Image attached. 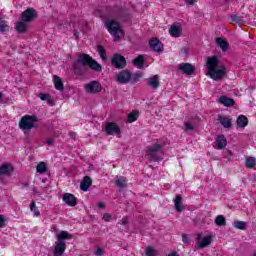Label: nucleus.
I'll return each instance as SVG.
<instances>
[{
    "mask_svg": "<svg viewBox=\"0 0 256 256\" xmlns=\"http://www.w3.org/2000/svg\"><path fill=\"white\" fill-rule=\"evenodd\" d=\"M207 75L210 76V79L213 81H220L223 79L227 73V67L224 64H221L217 56L207 58Z\"/></svg>",
    "mask_w": 256,
    "mask_h": 256,
    "instance_id": "f257e3e1",
    "label": "nucleus"
},
{
    "mask_svg": "<svg viewBox=\"0 0 256 256\" xmlns=\"http://www.w3.org/2000/svg\"><path fill=\"white\" fill-rule=\"evenodd\" d=\"M77 60L73 62L72 69L75 75L83 76L87 73V67L89 65V54L78 53Z\"/></svg>",
    "mask_w": 256,
    "mask_h": 256,
    "instance_id": "f03ea898",
    "label": "nucleus"
},
{
    "mask_svg": "<svg viewBox=\"0 0 256 256\" xmlns=\"http://www.w3.org/2000/svg\"><path fill=\"white\" fill-rule=\"evenodd\" d=\"M66 239H73V236L67 231H61L57 235V242L54 248L53 256H63L65 250L67 249V244L65 243Z\"/></svg>",
    "mask_w": 256,
    "mask_h": 256,
    "instance_id": "7ed1b4c3",
    "label": "nucleus"
},
{
    "mask_svg": "<svg viewBox=\"0 0 256 256\" xmlns=\"http://www.w3.org/2000/svg\"><path fill=\"white\" fill-rule=\"evenodd\" d=\"M38 121L35 115H25L20 119L19 128L24 131V133H27V131L39 127V125H37Z\"/></svg>",
    "mask_w": 256,
    "mask_h": 256,
    "instance_id": "20e7f679",
    "label": "nucleus"
},
{
    "mask_svg": "<svg viewBox=\"0 0 256 256\" xmlns=\"http://www.w3.org/2000/svg\"><path fill=\"white\" fill-rule=\"evenodd\" d=\"M106 27L115 39H121L125 35L117 20L106 21Z\"/></svg>",
    "mask_w": 256,
    "mask_h": 256,
    "instance_id": "39448f33",
    "label": "nucleus"
},
{
    "mask_svg": "<svg viewBox=\"0 0 256 256\" xmlns=\"http://www.w3.org/2000/svg\"><path fill=\"white\" fill-rule=\"evenodd\" d=\"M84 89L86 93H90L91 95H98V93L103 91V86L101 85V82L93 80L85 84Z\"/></svg>",
    "mask_w": 256,
    "mask_h": 256,
    "instance_id": "423d86ee",
    "label": "nucleus"
},
{
    "mask_svg": "<svg viewBox=\"0 0 256 256\" xmlns=\"http://www.w3.org/2000/svg\"><path fill=\"white\" fill-rule=\"evenodd\" d=\"M111 64L115 69H125L127 67V60L121 54H114L111 59Z\"/></svg>",
    "mask_w": 256,
    "mask_h": 256,
    "instance_id": "0eeeda50",
    "label": "nucleus"
},
{
    "mask_svg": "<svg viewBox=\"0 0 256 256\" xmlns=\"http://www.w3.org/2000/svg\"><path fill=\"white\" fill-rule=\"evenodd\" d=\"M36 17H37V11L33 8H27L21 14V21H23L24 23H31L32 21H35Z\"/></svg>",
    "mask_w": 256,
    "mask_h": 256,
    "instance_id": "6e6552de",
    "label": "nucleus"
},
{
    "mask_svg": "<svg viewBox=\"0 0 256 256\" xmlns=\"http://www.w3.org/2000/svg\"><path fill=\"white\" fill-rule=\"evenodd\" d=\"M117 83L120 85H127L129 81H131V71L129 70H122L116 75Z\"/></svg>",
    "mask_w": 256,
    "mask_h": 256,
    "instance_id": "1a4fd4ad",
    "label": "nucleus"
},
{
    "mask_svg": "<svg viewBox=\"0 0 256 256\" xmlns=\"http://www.w3.org/2000/svg\"><path fill=\"white\" fill-rule=\"evenodd\" d=\"M163 146L161 144H154L153 146H150L147 151L146 155L152 159V161H159V156L157 155V151H161Z\"/></svg>",
    "mask_w": 256,
    "mask_h": 256,
    "instance_id": "9d476101",
    "label": "nucleus"
},
{
    "mask_svg": "<svg viewBox=\"0 0 256 256\" xmlns=\"http://www.w3.org/2000/svg\"><path fill=\"white\" fill-rule=\"evenodd\" d=\"M178 71L183 75H193L195 73V66L191 63H181L178 65Z\"/></svg>",
    "mask_w": 256,
    "mask_h": 256,
    "instance_id": "9b49d317",
    "label": "nucleus"
},
{
    "mask_svg": "<svg viewBox=\"0 0 256 256\" xmlns=\"http://www.w3.org/2000/svg\"><path fill=\"white\" fill-rule=\"evenodd\" d=\"M150 49H152L155 53H163V43L158 38H152L149 41Z\"/></svg>",
    "mask_w": 256,
    "mask_h": 256,
    "instance_id": "f8f14e48",
    "label": "nucleus"
},
{
    "mask_svg": "<svg viewBox=\"0 0 256 256\" xmlns=\"http://www.w3.org/2000/svg\"><path fill=\"white\" fill-rule=\"evenodd\" d=\"M107 135H121V128L115 122H108L106 124Z\"/></svg>",
    "mask_w": 256,
    "mask_h": 256,
    "instance_id": "ddd939ff",
    "label": "nucleus"
},
{
    "mask_svg": "<svg viewBox=\"0 0 256 256\" xmlns=\"http://www.w3.org/2000/svg\"><path fill=\"white\" fill-rule=\"evenodd\" d=\"M62 199L69 207H75V205H77V197L71 193H65Z\"/></svg>",
    "mask_w": 256,
    "mask_h": 256,
    "instance_id": "4468645a",
    "label": "nucleus"
},
{
    "mask_svg": "<svg viewBox=\"0 0 256 256\" xmlns=\"http://www.w3.org/2000/svg\"><path fill=\"white\" fill-rule=\"evenodd\" d=\"M147 81V86L151 87V89H159V87H161V82H159V75H154L148 79H146Z\"/></svg>",
    "mask_w": 256,
    "mask_h": 256,
    "instance_id": "2eb2a0df",
    "label": "nucleus"
},
{
    "mask_svg": "<svg viewBox=\"0 0 256 256\" xmlns=\"http://www.w3.org/2000/svg\"><path fill=\"white\" fill-rule=\"evenodd\" d=\"M88 67H90V69L96 71L97 73H101V71H103V66H101V64H98V62L93 60V58L90 56L88 58Z\"/></svg>",
    "mask_w": 256,
    "mask_h": 256,
    "instance_id": "dca6fc26",
    "label": "nucleus"
},
{
    "mask_svg": "<svg viewBox=\"0 0 256 256\" xmlns=\"http://www.w3.org/2000/svg\"><path fill=\"white\" fill-rule=\"evenodd\" d=\"M218 121L224 129H231L233 127V124L231 123V118L229 116H219Z\"/></svg>",
    "mask_w": 256,
    "mask_h": 256,
    "instance_id": "f3484780",
    "label": "nucleus"
},
{
    "mask_svg": "<svg viewBox=\"0 0 256 256\" xmlns=\"http://www.w3.org/2000/svg\"><path fill=\"white\" fill-rule=\"evenodd\" d=\"M93 184V180L89 176H85L80 183L81 191H89V187Z\"/></svg>",
    "mask_w": 256,
    "mask_h": 256,
    "instance_id": "a211bd4d",
    "label": "nucleus"
},
{
    "mask_svg": "<svg viewBox=\"0 0 256 256\" xmlns=\"http://www.w3.org/2000/svg\"><path fill=\"white\" fill-rule=\"evenodd\" d=\"M236 125L240 129H245L249 125V119L245 115H240L236 120Z\"/></svg>",
    "mask_w": 256,
    "mask_h": 256,
    "instance_id": "6ab92c4d",
    "label": "nucleus"
},
{
    "mask_svg": "<svg viewBox=\"0 0 256 256\" xmlns=\"http://www.w3.org/2000/svg\"><path fill=\"white\" fill-rule=\"evenodd\" d=\"M215 143L217 149H225V147H227V138L225 137V135H219L216 138Z\"/></svg>",
    "mask_w": 256,
    "mask_h": 256,
    "instance_id": "aec40b11",
    "label": "nucleus"
},
{
    "mask_svg": "<svg viewBox=\"0 0 256 256\" xmlns=\"http://www.w3.org/2000/svg\"><path fill=\"white\" fill-rule=\"evenodd\" d=\"M53 81L54 87L57 91H65V86H63V79H61V77L54 75Z\"/></svg>",
    "mask_w": 256,
    "mask_h": 256,
    "instance_id": "412c9836",
    "label": "nucleus"
},
{
    "mask_svg": "<svg viewBox=\"0 0 256 256\" xmlns=\"http://www.w3.org/2000/svg\"><path fill=\"white\" fill-rule=\"evenodd\" d=\"M26 22H24L23 20L20 22L16 23V31L20 34H25L27 33V31H29V26H27V24H25Z\"/></svg>",
    "mask_w": 256,
    "mask_h": 256,
    "instance_id": "4be33fe9",
    "label": "nucleus"
},
{
    "mask_svg": "<svg viewBox=\"0 0 256 256\" xmlns=\"http://www.w3.org/2000/svg\"><path fill=\"white\" fill-rule=\"evenodd\" d=\"M171 37H179L183 33V28L181 26L172 25L169 29Z\"/></svg>",
    "mask_w": 256,
    "mask_h": 256,
    "instance_id": "5701e85b",
    "label": "nucleus"
},
{
    "mask_svg": "<svg viewBox=\"0 0 256 256\" xmlns=\"http://www.w3.org/2000/svg\"><path fill=\"white\" fill-rule=\"evenodd\" d=\"M211 241H213V237L211 235L204 237L201 242H197L198 249H205V247H209Z\"/></svg>",
    "mask_w": 256,
    "mask_h": 256,
    "instance_id": "b1692460",
    "label": "nucleus"
},
{
    "mask_svg": "<svg viewBox=\"0 0 256 256\" xmlns=\"http://www.w3.org/2000/svg\"><path fill=\"white\" fill-rule=\"evenodd\" d=\"M219 103H221V105H224V107H233V105H235V100L227 96H221L219 98Z\"/></svg>",
    "mask_w": 256,
    "mask_h": 256,
    "instance_id": "393cba45",
    "label": "nucleus"
},
{
    "mask_svg": "<svg viewBox=\"0 0 256 256\" xmlns=\"http://www.w3.org/2000/svg\"><path fill=\"white\" fill-rule=\"evenodd\" d=\"M182 203H183V198L181 197V195H176L174 199V207L176 211H178V213H181V211H183Z\"/></svg>",
    "mask_w": 256,
    "mask_h": 256,
    "instance_id": "a878e982",
    "label": "nucleus"
},
{
    "mask_svg": "<svg viewBox=\"0 0 256 256\" xmlns=\"http://www.w3.org/2000/svg\"><path fill=\"white\" fill-rule=\"evenodd\" d=\"M132 63L138 67V69H143V66L145 65V56L139 55L137 58L132 60Z\"/></svg>",
    "mask_w": 256,
    "mask_h": 256,
    "instance_id": "bb28decb",
    "label": "nucleus"
},
{
    "mask_svg": "<svg viewBox=\"0 0 256 256\" xmlns=\"http://www.w3.org/2000/svg\"><path fill=\"white\" fill-rule=\"evenodd\" d=\"M12 171H13V166L11 164L4 163L0 167V175H10Z\"/></svg>",
    "mask_w": 256,
    "mask_h": 256,
    "instance_id": "cd10ccee",
    "label": "nucleus"
},
{
    "mask_svg": "<svg viewBox=\"0 0 256 256\" xmlns=\"http://www.w3.org/2000/svg\"><path fill=\"white\" fill-rule=\"evenodd\" d=\"M216 45L220 47L222 51H227V49H229V43H227L225 39L220 37L216 38Z\"/></svg>",
    "mask_w": 256,
    "mask_h": 256,
    "instance_id": "c85d7f7f",
    "label": "nucleus"
},
{
    "mask_svg": "<svg viewBox=\"0 0 256 256\" xmlns=\"http://www.w3.org/2000/svg\"><path fill=\"white\" fill-rule=\"evenodd\" d=\"M233 227H235V229H239L240 231H245V229H247V222L236 220L233 222Z\"/></svg>",
    "mask_w": 256,
    "mask_h": 256,
    "instance_id": "c756f323",
    "label": "nucleus"
},
{
    "mask_svg": "<svg viewBox=\"0 0 256 256\" xmlns=\"http://www.w3.org/2000/svg\"><path fill=\"white\" fill-rule=\"evenodd\" d=\"M215 223L218 227H225L227 225V219L223 215H218L215 218Z\"/></svg>",
    "mask_w": 256,
    "mask_h": 256,
    "instance_id": "7c9ffc66",
    "label": "nucleus"
},
{
    "mask_svg": "<svg viewBox=\"0 0 256 256\" xmlns=\"http://www.w3.org/2000/svg\"><path fill=\"white\" fill-rule=\"evenodd\" d=\"M126 183H127V178L123 176L116 177V187H119L120 189H124Z\"/></svg>",
    "mask_w": 256,
    "mask_h": 256,
    "instance_id": "2f4dec72",
    "label": "nucleus"
},
{
    "mask_svg": "<svg viewBox=\"0 0 256 256\" xmlns=\"http://www.w3.org/2000/svg\"><path fill=\"white\" fill-rule=\"evenodd\" d=\"M139 118V112L138 111H132L130 114H128V123H135V121Z\"/></svg>",
    "mask_w": 256,
    "mask_h": 256,
    "instance_id": "473e14b6",
    "label": "nucleus"
},
{
    "mask_svg": "<svg viewBox=\"0 0 256 256\" xmlns=\"http://www.w3.org/2000/svg\"><path fill=\"white\" fill-rule=\"evenodd\" d=\"M37 173H47V164L45 162H40L36 167Z\"/></svg>",
    "mask_w": 256,
    "mask_h": 256,
    "instance_id": "72a5a7b5",
    "label": "nucleus"
},
{
    "mask_svg": "<svg viewBox=\"0 0 256 256\" xmlns=\"http://www.w3.org/2000/svg\"><path fill=\"white\" fill-rule=\"evenodd\" d=\"M98 53L102 59V61H107V51L101 45L98 46Z\"/></svg>",
    "mask_w": 256,
    "mask_h": 256,
    "instance_id": "f704fd0d",
    "label": "nucleus"
},
{
    "mask_svg": "<svg viewBox=\"0 0 256 256\" xmlns=\"http://www.w3.org/2000/svg\"><path fill=\"white\" fill-rule=\"evenodd\" d=\"M246 167L248 169H253V167H255L256 165V161H255V158L253 157H248L246 158V163H245Z\"/></svg>",
    "mask_w": 256,
    "mask_h": 256,
    "instance_id": "c9c22d12",
    "label": "nucleus"
},
{
    "mask_svg": "<svg viewBox=\"0 0 256 256\" xmlns=\"http://www.w3.org/2000/svg\"><path fill=\"white\" fill-rule=\"evenodd\" d=\"M141 77H143V73L136 72L133 76H131L130 81L133 85H135V83L139 82V79H141Z\"/></svg>",
    "mask_w": 256,
    "mask_h": 256,
    "instance_id": "e433bc0d",
    "label": "nucleus"
},
{
    "mask_svg": "<svg viewBox=\"0 0 256 256\" xmlns=\"http://www.w3.org/2000/svg\"><path fill=\"white\" fill-rule=\"evenodd\" d=\"M30 211L34 212L35 217H39V215H41V212L39 211V209H37V205L35 204V201L31 202Z\"/></svg>",
    "mask_w": 256,
    "mask_h": 256,
    "instance_id": "4c0bfd02",
    "label": "nucleus"
},
{
    "mask_svg": "<svg viewBox=\"0 0 256 256\" xmlns=\"http://www.w3.org/2000/svg\"><path fill=\"white\" fill-rule=\"evenodd\" d=\"M0 32L1 33H7L9 32V25L5 23V21L0 20Z\"/></svg>",
    "mask_w": 256,
    "mask_h": 256,
    "instance_id": "58836bf2",
    "label": "nucleus"
},
{
    "mask_svg": "<svg viewBox=\"0 0 256 256\" xmlns=\"http://www.w3.org/2000/svg\"><path fill=\"white\" fill-rule=\"evenodd\" d=\"M38 97L41 99V101H47V103H51V95L49 94L40 93L38 94Z\"/></svg>",
    "mask_w": 256,
    "mask_h": 256,
    "instance_id": "ea45409f",
    "label": "nucleus"
},
{
    "mask_svg": "<svg viewBox=\"0 0 256 256\" xmlns=\"http://www.w3.org/2000/svg\"><path fill=\"white\" fill-rule=\"evenodd\" d=\"M232 23H243V18L237 14L231 16Z\"/></svg>",
    "mask_w": 256,
    "mask_h": 256,
    "instance_id": "a19ab883",
    "label": "nucleus"
},
{
    "mask_svg": "<svg viewBox=\"0 0 256 256\" xmlns=\"http://www.w3.org/2000/svg\"><path fill=\"white\" fill-rule=\"evenodd\" d=\"M145 253H146V256H155V255H157V251H155V249H153V247H151V246H148L146 248Z\"/></svg>",
    "mask_w": 256,
    "mask_h": 256,
    "instance_id": "79ce46f5",
    "label": "nucleus"
},
{
    "mask_svg": "<svg viewBox=\"0 0 256 256\" xmlns=\"http://www.w3.org/2000/svg\"><path fill=\"white\" fill-rule=\"evenodd\" d=\"M185 131H194L195 127L191 122H184Z\"/></svg>",
    "mask_w": 256,
    "mask_h": 256,
    "instance_id": "37998d69",
    "label": "nucleus"
},
{
    "mask_svg": "<svg viewBox=\"0 0 256 256\" xmlns=\"http://www.w3.org/2000/svg\"><path fill=\"white\" fill-rule=\"evenodd\" d=\"M182 241L184 245H191V241L189 240V235L182 234Z\"/></svg>",
    "mask_w": 256,
    "mask_h": 256,
    "instance_id": "c03bdc74",
    "label": "nucleus"
},
{
    "mask_svg": "<svg viewBox=\"0 0 256 256\" xmlns=\"http://www.w3.org/2000/svg\"><path fill=\"white\" fill-rule=\"evenodd\" d=\"M103 220H104V221H111V214L105 213V214L103 215Z\"/></svg>",
    "mask_w": 256,
    "mask_h": 256,
    "instance_id": "a18cd8bd",
    "label": "nucleus"
},
{
    "mask_svg": "<svg viewBox=\"0 0 256 256\" xmlns=\"http://www.w3.org/2000/svg\"><path fill=\"white\" fill-rule=\"evenodd\" d=\"M229 157H233V152L231 150H227L225 152V158L226 159H229Z\"/></svg>",
    "mask_w": 256,
    "mask_h": 256,
    "instance_id": "49530a36",
    "label": "nucleus"
},
{
    "mask_svg": "<svg viewBox=\"0 0 256 256\" xmlns=\"http://www.w3.org/2000/svg\"><path fill=\"white\" fill-rule=\"evenodd\" d=\"M0 227H5V217L0 215Z\"/></svg>",
    "mask_w": 256,
    "mask_h": 256,
    "instance_id": "de8ad7c7",
    "label": "nucleus"
},
{
    "mask_svg": "<svg viewBox=\"0 0 256 256\" xmlns=\"http://www.w3.org/2000/svg\"><path fill=\"white\" fill-rule=\"evenodd\" d=\"M96 256H103V248H97L96 252H95Z\"/></svg>",
    "mask_w": 256,
    "mask_h": 256,
    "instance_id": "09e8293b",
    "label": "nucleus"
},
{
    "mask_svg": "<svg viewBox=\"0 0 256 256\" xmlns=\"http://www.w3.org/2000/svg\"><path fill=\"white\" fill-rule=\"evenodd\" d=\"M46 143H47V145L52 146V145L55 144V140H53V138H48V139L46 140Z\"/></svg>",
    "mask_w": 256,
    "mask_h": 256,
    "instance_id": "8fccbe9b",
    "label": "nucleus"
},
{
    "mask_svg": "<svg viewBox=\"0 0 256 256\" xmlns=\"http://www.w3.org/2000/svg\"><path fill=\"white\" fill-rule=\"evenodd\" d=\"M127 223H129V220L127 219V217H124L121 219V225H127Z\"/></svg>",
    "mask_w": 256,
    "mask_h": 256,
    "instance_id": "3c124183",
    "label": "nucleus"
},
{
    "mask_svg": "<svg viewBox=\"0 0 256 256\" xmlns=\"http://www.w3.org/2000/svg\"><path fill=\"white\" fill-rule=\"evenodd\" d=\"M196 0H186L187 5H195Z\"/></svg>",
    "mask_w": 256,
    "mask_h": 256,
    "instance_id": "603ef678",
    "label": "nucleus"
},
{
    "mask_svg": "<svg viewBox=\"0 0 256 256\" xmlns=\"http://www.w3.org/2000/svg\"><path fill=\"white\" fill-rule=\"evenodd\" d=\"M69 136L72 137V139H75V137H77V133L75 132H70Z\"/></svg>",
    "mask_w": 256,
    "mask_h": 256,
    "instance_id": "864d4df0",
    "label": "nucleus"
},
{
    "mask_svg": "<svg viewBox=\"0 0 256 256\" xmlns=\"http://www.w3.org/2000/svg\"><path fill=\"white\" fill-rule=\"evenodd\" d=\"M98 207H99V209H103L105 207V203L99 202Z\"/></svg>",
    "mask_w": 256,
    "mask_h": 256,
    "instance_id": "5fc2aeb1",
    "label": "nucleus"
},
{
    "mask_svg": "<svg viewBox=\"0 0 256 256\" xmlns=\"http://www.w3.org/2000/svg\"><path fill=\"white\" fill-rule=\"evenodd\" d=\"M74 36L76 37V39H78L79 38V31L75 30L74 31Z\"/></svg>",
    "mask_w": 256,
    "mask_h": 256,
    "instance_id": "6e6d98bb",
    "label": "nucleus"
},
{
    "mask_svg": "<svg viewBox=\"0 0 256 256\" xmlns=\"http://www.w3.org/2000/svg\"><path fill=\"white\" fill-rule=\"evenodd\" d=\"M201 237H202L201 234H197V235H196V240H197V241L201 240Z\"/></svg>",
    "mask_w": 256,
    "mask_h": 256,
    "instance_id": "4d7b16f0",
    "label": "nucleus"
},
{
    "mask_svg": "<svg viewBox=\"0 0 256 256\" xmlns=\"http://www.w3.org/2000/svg\"><path fill=\"white\" fill-rule=\"evenodd\" d=\"M168 256H178V255H177V253L174 251V252L168 254Z\"/></svg>",
    "mask_w": 256,
    "mask_h": 256,
    "instance_id": "13d9d810",
    "label": "nucleus"
},
{
    "mask_svg": "<svg viewBox=\"0 0 256 256\" xmlns=\"http://www.w3.org/2000/svg\"><path fill=\"white\" fill-rule=\"evenodd\" d=\"M222 1H224V3H227V1H229V0H222Z\"/></svg>",
    "mask_w": 256,
    "mask_h": 256,
    "instance_id": "bf43d9fd",
    "label": "nucleus"
},
{
    "mask_svg": "<svg viewBox=\"0 0 256 256\" xmlns=\"http://www.w3.org/2000/svg\"><path fill=\"white\" fill-rule=\"evenodd\" d=\"M3 95L0 93V99H2Z\"/></svg>",
    "mask_w": 256,
    "mask_h": 256,
    "instance_id": "052dcab7",
    "label": "nucleus"
},
{
    "mask_svg": "<svg viewBox=\"0 0 256 256\" xmlns=\"http://www.w3.org/2000/svg\"><path fill=\"white\" fill-rule=\"evenodd\" d=\"M254 256H256V252H254Z\"/></svg>",
    "mask_w": 256,
    "mask_h": 256,
    "instance_id": "680f3d73",
    "label": "nucleus"
}]
</instances>
